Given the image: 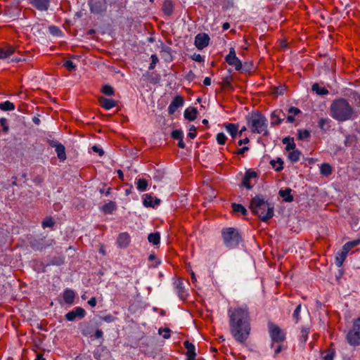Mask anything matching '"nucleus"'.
<instances>
[{
    "instance_id": "nucleus-42",
    "label": "nucleus",
    "mask_w": 360,
    "mask_h": 360,
    "mask_svg": "<svg viewBox=\"0 0 360 360\" xmlns=\"http://www.w3.org/2000/svg\"><path fill=\"white\" fill-rule=\"evenodd\" d=\"M359 244H360V240L357 239V240H354L353 241H349V242L346 243L343 245V248L349 252L351 249H352L355 246H357Z\"/></svg>"
},
{
    "instance_id": "nucleus-62",
    "label": "nucleus",
    "mask_w": 360,
    "mask_h": 360,
    "mask_svg": "<svg viewBox=\"0 0 360 360\" xmlns=\"http://www.w3.org/2000/svg\"><path fill=\"white\" fill-rule=\"evenodd\" d=\"M88 304L91 307H94L96 305V300L95 297H91L89 301Z\"/></svg>"
},
{
    "instance_id": "nucleus-10",
    "label": "nucleus",
    "mask_w": 360,
    "mask_h": 360,
    "mask_svg": "<svg viewBox=\"0 0 360 360\" xmlns=\"http://www.w3.org/2000/svg\"><path fill=\"white\" fill-rule=\"evenodd\" d=\"M175 290L179 297L181 300H186L188 296V292L186 290L185 285L183 280L179 278L174 282Z\"/></svg>"
},
{
    "instance_id": "nucleus-46",
    "label": "nucleus",
    "mask_w": 360,
    "mask_h": 360,
    "mask_svg": "<svg viewBox=\"0 0 360 360\" xmlns=\"http://www.w3.org/2000/svg\"><path fill=\"white\" fill-rule=\"evenodd\" d=\"M297 135L300 140H305L310 136V132L307 129L299 130Z\"/></svg>"
},
{
    "instance_id": "nucleus-48",
    "label": "nucleus",
    "mask_w": 360,
    "mask_h": 360,
    "mask_svg": "<svg viewBox=\"0 0 360 360\" xmlns=\"http://www.w3.org/2000/svg\"><path fill=\"white\" fill-rule=\"evenodd\" d=\"M170 329L168 328H160L158 330L160 335H162L165 339H168L170 337Z\"/></svg>"
},
{
    "instance_id": "nucleus-56",
    "label": "nucleus",
    "mask_w": 360,
    "mask_h": 360,
    "mask_svg": "<svg viewBox=\"0 0 360 360\" xmlns=\"http://www.w3.org/2000/svg\"><path fill=\"white\" fill-rule=\"evenodd\" d=\"M288 112L289 115H298L301 112L300 110L297 108H295V107H290L288 110Z\"/></svg>"
},
{
    "instance_id": "nucleus-23",
    "label": "nucleus",
    "mask_w": 360,
    "mask_h": 360,
    "mask_svg": "<svg viewBox=\"0 0 360 360\" xmlns=\"http://www.w3.org/2000/svg\"><path fill=\"white\" fill-rule=\"evenodd\" d=\"M75 297V293L72 290L66 289L63 292V300L65 303L71 304L73 303Z\"/></svg>"
},
{
    "instance_id": "nucleus-28",
    "label": "nucleus",
    "mask_w": 360,
    "mask_h": 360,
    "mask_svg": "<svg viewBox=\"0 0 360 360\" xmlns=\"http://www.w3.org/2000/svg\"><path fill=\"white\" fill-rule=\"evenodd\" d=\"M283 143L286 145L285 150L288 152L295 149L294 139L290 137H285L283 139Z\"/></svg>"
},
{
    "instance_id": "nucleus-26",
    "label": "nucleus",
    "mask_w": 360,
    "mask_h": 360,
    "mask_svg": "<svg viewBox=\"0 0 360 360\" xmlns=\"http://www.w3.org/2000/svg\"><path fill=\"white\" fill-rule=\"evenodd\" d=\"M291 191L292 190L290 188H286L285 190H280L278 194L283 198L284 201L290 202L293 201V196L291 195Z\"/></svg>"
},
{
    "instance_id": "nucleus-60",
    "label": "nucleus",
    "mask_w": 360,
    "mask_h": 360,
    "mask_svg": "<svg viewBox=\"0 0 360 360\" xmlns=\"http://www.w3.org/2000/svg\"><path fill=\"white\" fill-rule=\"evenodd\" d=\"M236 54L233 48H231L229 50V53L226 56V58H230L232 57H236Z\"/></svg>"
},
{
    "instance_id": "nucleus-57",
    "label": "nucleus",
    "mask_w": 360,
    "mask_h": 360,
    "mask_svg": "<svg viewBox=\"0 0 360 360\" xmlns=\"http://www.w3.org/2000/svg\"><path fill=\"white\" fill-rule=\"evenodd\" d=\"M0 124L3 127L4 131L7 132L8 131V126L7 124V120L6 118L0 119Z\"/></svg>"
},
{
    "instance_id": "nucleus-64",
    "label": "nucleus",
    "mask_w": 360,
    "mask_h": 360,
    "mask_svg": "<svg viewBox=\"0 0 360 360\" xmlns=\"http://www.w3.org/2000/svg\"><path fill=\"white\" fill-rule=\"evenodd\" d=\"M193 59L197 62H202L203 60L202 56L200 54H195Z\"/></svg>"
},
{
    "instance_id": "nucleus-17",
    "label": "nucleus",
    "mask_w": 360,
    "mask_h": 360,
    "mask_svg": "<svg viewBox=\"0 0 360 360\" xmlns=\"http://www.w3.org/2000/svg\"><path fill=\"white\" fill-rule=\"evenodd\" d=\"M16 48L13 46L6 45L0 48V59H6L15 52Z\"/></svg>"
},
{
    "instance_id": "nucleus-20",
    "label": "nucleus",
    "mask_w": 360,
    "mask_h": 360,
    "mask_svg": "<svg viewBox=\"0 0 360 360\" xmlns=\"http://www.w3.org/2000/svg\"><path fill=\"white\" fill-rule=\"evenodd\" d=\"M98 101L100 105L105 110H110L117 105V101L105 97L99 98Z\"/></svg>"
},
{
    "instance_id": "nucleus-34",
    "label": "nucleus",
    "mask_w": 360,
    "mask_h": 360,
    "mask_svg": "<svg viewBox=\"0 0 360 360\" xmlns=\"http://www.w3.org/2000/svg\"><path fill=\"white\" fill-rule=\"evenodd\" d=\"M103 353H105L107 354H109L108 351L105 347H103L96 348L94 352V357L97 360H101Z\"/></svg>"
},
{
    "instance_id": "nucleus-16",
    "label": "nucleus",
    "mask_w": 360,
    "mask_h": 360,
    "mask_svg": "<svg viewBox=\"0 0 360 360\" xmlns=\"http://www.w3.org/2000/svg\"><path fill=\"white\" fill-rule=\"evenodd\" d=\"M160 202V200L153 196L151 194L145 195L143 204L145 207H154L155 205H159Z\"/></svg>"
},
{
    "instance_id": "nucleus-45",
    "label": "nucleus",
    "mask_w": 360,
    "mask_h": 360,
    "mask_svg": "<svg viewBox=\"0 0 360 360\" xmlns=\"http://www.w3.org/2000/svg\"><path fill=\"white\" fill-rule=\"evenodd\" d=\"M55 224V221L51 217H46L41 222V226L44 229L45 228H51Z\"/></svg>"
},
{
    "instance_id": "nucleus-2",
    "label": "nucleus",
    "mask_w": 360,
    "mask_h": 360,
    "mask_svg": "<svg viewBox=\"0 0 360 360\" xmlns=\"http://www.w3.org/2000/svg\"><path fill=\"white\" fill-rule=\"evenodd\" d=\"M250 209L262 221H266L272 218L274 213V205L262 195H257L252 199Z\"/></svg>"
},
{
    "instance_id": "nucleus-7",
    "label": "nucleus",
    "mask_w": 360,
    "mask_h": 360,
    "mask_svg": "<svg viewBox=\"0 0 360 360\" xmlns=\"http://www.w3.org/2000/svg\"><path fill=\"white\" fill-rule=\"evenodd\" d=\"M268 328L272 342L279 343L285 340V333L277 325L269 322Z\"/></svg>"
},
{
    "instance_id": "nucleus-1",
    "label": "nucleus",
    "mask_w": 360,
    "mask_h": 360,
    "mask_svg": "<svg viewBox=\"0 0 360 360\" xmlns=\"http://www.w3.org/2000/svg\"><path fill=\"white\" fill-rule=\"evenodd\" d=\"M230 332L239 343H244L248 339L251 326L249 309L244 304L231 307L228 310Z\"/></svg>"
},
{
    "instance_id": "nucleus-24",
    "label": "nucleus",
    "mask_w": 360,
    "mask_h": 360,
    "mask_svg": "<svg viewBox=\"0 0 360 360\" xmlns=\"http://www.w3.org/2000/svg\"><path fill=\"white\" fill-rule=\"evenodd\" d=\"M197 113L195 108H188L184 111V117L189 121H193L197 117Z\"/></svg>"
},
{
    "instance_id": "nucleus-22",
    "label": "nucleus",
    "mask_w": 360,
    "mask_h": 360,
    "mask_svg": "<svg viewBox=\"0 0 360 360\" xmlns=\"http://www.w3.org/2000/svg\"><path fill=\"white\" fill-rule=\"evenodd\" d=\"M347 255L348 252L343 247L342 250L337 253L335 257V264L338 267H341L342 266L343 262L345 260Z\"/></svg>"
},
{
    "instance_id": "nucleus-30",
    "label": "nucleus",
    "mask_w": 360,
    "mask_h": 360,
    "mask_svg": "<svg viewBox=\"0 0 360 360\" xmlns=\"http://www.w3.org/2000/svg\"><path fill=\"white\" fill-rule=\"evenodd\" d=\"M300 155L301 153L297 149L288 151V158L292 162H297L299 161Z\"/></svg>"
},
{
    "instance_id": "nucleus-27",
    "label": "nucleus",
    "mask_w": 360,
    "mask_h": 360,
    "mask_svg": "<svg viewBox=\"0 0 360 360\" xmlns=\"http://www.w3.org/2000/svg\"><path fill=\"white\" fill-rule=\"evenodd\" d=\"M117 208L116 204L113 201H110L109 202L105 204L101 207V210L105 214H112L114 210H115Z\"/></svg>"
},
{
    "instance_id": "nucleus-4",
    "label": "nucleus",
    "mask_w": 360,
    "mask_h": 360,
    "mask_svg": "<svg viewBox=\"0 0 360 360\" xmlns=\"http://www.w3.org/2000/svg\"><path fill=\"white\" fill-rule=\"evenodd\" d=\"M248 125L253 133L261 134L264 136L269 134L267 120L260 113H253L248 119Z\"/></svg>"
},
{
    "instance_id": "nucleus-37",
    "label": "nucleus",
    "mask_w": 360,
    "mask_h": 360,
    "mask_svg": "<svg viewBox=\"0 0 360 360\" xmlns=\"http://www.w3.org/2000/svg\"><path fill=\"white\" fill-rule=\"evenodd\" d=\"M15 109V105L13 103L9 101H6L2 103H0V110L4 111L8 110H13Z\"/></svg>"
},
{
    "instance_id": "nucleus-58",
    "label": "nucleus",
    "mask_w": 360,
    "mask_h": 360,
    "mask_svg": "<svg viewBox=\"0 0 360 360\" xmlns=\"http://www.w3.org/2000/svg\"><path fill=\"white\" fill-rule=\"evenodd\" d=\"M248 150H249V147L248 146H244L241 148H239L236 153L235 154H237V155H243L244 154L245 152H247Z\"/></svg>"
},
{
    "instance_id": "nucleus-61",
    "label": "nucleus",
    "mask_w": 360,
    "mask_h": 360,
    "mask_svg": "<svg viewBox=\"0 0 360 360\" xmlns=\"http://www.w3.org/2000/svg\"><path fill=\"white\" fill-rule=\"evenodd\" d=\"M103 320H104L106 322L110 323L114 321V317L111 315H108V316L103 317Z\"/></svg>"
},
{
    "instance_id": "nucleus-5",
    "label": "nucleus",
    "mask_w": 360,
    "mask_h": 360,
    "mask_svg": "<svg viewBox=\"0 0 360 360\" xmlns=\"http://www.w3.org/2000/svg\"><path fill=\"white\" fill-rule=\"evenodd\" d=\"M224 245L229 248H236L241 240L238 231L234 228H226L221 231Z\"/></svg>"
},
{
    "instance_id": "nucleus-52",
    "label": "nucleus",
    "mask_w": 360,
    "mask_h": 360,
    "mask_svg": "<svg viewBox=\"0 0 360 360\" xmlns=\"http://www.w3.org/2000/svg\"><path fill=\"white\" fill-rule=\"evenodd\" d=\"M172 137L174 139L179 140L181 139H183V131L181 130H174L172 132Z\"/></svg>"
},
{
    "instance_id": "nucleus-12",
    "label": "nucleus",
    "mask_w": 360,
    "mask_h": 360,
    "mask_svg": "<svg viewBox=\"0 0 360 360\" xmlns=\"http://www.w3.org/2000/svg\"><path fill=\"white\" fill-rule=\"evenodd\" d=\"M86 314L85 310L82 307H76L65 315V318L69 321H72L76 317L83 318Z\"/></svg>"
},
{
    "instance_id": "nucleus-53",
    "label": "nucleus",
    "mask_w": 360,
    "mask_h": 360,
    "mask_svg": "<svg viewBox=\"0 0 360 360\" xmlns=\"http://www.w3.org/2000/svg\"><path fill=\"white\" fill-rule=\"evenodd\" d=\"M151 58V63L148 67L149 70H153L155 67V65L158 62V58L155 54H153L150 57Z\"/></svg>"
},
{
    "instance_id": "nucleus-35",
    "label": "nucleus",
    "mask_w": 360,
    "mask_h": 360,
    "mask_svg": "<svg viewBox=\"0 0 360 360\" xmlns=\"http://www.w3.org/2000/svg\"><path fill=\"white\" fill-rule=\"evenodd\" d=\"M231 207L233 211L236 213H241L243 215H246L247 210L244 206L240 204L232 203Z\"/></svg>"
},
{
    "instance_id": "nucleus-59",
    "label": "nucleus",
    "mask_w": 360,
    "mask_h": 360,
    "mask_svg": "<svg viewBox=\"0 0 360 360\" xmlns=\"http://www.w3.org/2000/svg\"><path fill=\"white\" fill-rule=\"evenodd\" d=\"M92 150L95 153H98L99 154L100 156H102L104 153L103 150L100 148L99 147L96 146H94L92 148H91Z\"/></svg>"
},
{
    "instance_id": "nucleus-44",
    "label": "nucleus",
    "mask_w": 360,
    "mask_h": 360,
    "mask_svg": "<svg viewBox=\"0 0 360 360\" xmlns=\"http://www.w3.org/2000/svg\"><path fill=\"white\" fill-rule=\"evenodd\" d=\"M309 333V330L307 328H303L301 330L300 335V340L302 343H305L306 342V341H307V340L308 338Z\"/></svg>"
},
{
    "instance_id": "nucleus-49",
    "label": "nucleus",
    "mask_w": 360,
    "mask_h": 360,
    "mask_svg": "<svg viewBox=\"0 0 360 360\" xmlns=\"http://www.w3.org/2000/svg\"><path fill=\"white\" fill-rule=\"evenodd\" d=\"M226 139V136L224 133H218L217 134V141L219 145H224Z\"/></svg>"
},
{
    "instance_id": "nucleus-43",
    "label": "nucleus",
    "mask_w": 360,
    "mask_h": 360,
    "mask_svg": "<svg viewBox=\"0 0 360 360\" xmlns=\"http://www.w3.org/2000/svg\"><path fill=\"white\" fill-rule=\"evenodd\" d=\"M101 91L103 94L107 96H112L115 93L114 89L109 84H105L102 87Z\"/></svg>"
},
{
    "instance_id": "nucleus-8",
    "label": "nucleus",
    "mask_w": 360,
    "mask_h": 360,
    "mask_svg": "<svg viewBox=\"0 0 360 360\" xmlns=\"http://www.w3.org/2000/svg\"><path fill=\"white\" fill-rule=\"evenodd\" d=\"M91 11L100 14L106 10L105 3L103 0H91L89 3Z\"/></svg>"
},
{
    "instance_id": "nucleus-29",
    "label": "nucleus",
    "mask_w": 360,
    "mask_h": 360,
    "mask_svg": "<svg viewBox=\"0 0 360 360\" xmlns=\"http://www.w3.org/2000/svg\"><path fill=\"white\" fill-rule=\"evenodd\" d=\"M270 164L273 168L277 172H279L283 168V161L281 158H278L276 160H272L270 161Z\"/></svg>"
},
{
    "instance_id": "nucleus-3",
    "label": "nucleus",
    "mask_w": 360,
    "mask_h": 360,
    "mask_svg": "<svg viewBox=\"0 0 360 360\" xmlns=\"http://www.w3.org/2000/svg\"><path fill=\"white\" fill-rule=\"evenodd\" d=\"M354 113L353 108L345 98L337 99L330 105V115L338 121L349 120L352 118Z\"/></svg>"
},
{
    "instance_id": "nucleus-19",
    "label": "nucleus",
    "mask_w": 360,
    "mask_h": 360,
    "mask_svg": "<svg viewBox=\"0 0 360 360\" xmlns=\"http://www.w3.org/2000/svg\"><path fill=\"white\" fill-rule=\"evenodd\" d=\"M257 177V173L254 171H247L243 180V186L248 189L252 188L250 180Z\"/></svg>"
},
{
    "instance_id": "nucleus-51",
    "label": "nucleus",
    "mask_w": 360,
    "mask_h": 360,
    "mask_svg": "<svg viewBox=\"0 0 360 360\" xmlns=\"http://www.w3.org/2000/svg\"><path fill=\"white\" fill-rule=\"evenodd\" d=\"M300 311H301V304H298L292 314L293 319L295 320L296 323H297L300 319Z\"/></svg>"
},
{
    "instance_id": "nucleus-11",
    "label": "nucleus",
    "mask_w": 360,
    "mask_h": 360,
    "mask_svg": "<svg viewBox=\"0 0 360 360\" xmlns=\"http://www.w3.org/2000/svg\"><path fill=\"white\" fill-rule=\"evenodd\" d=\"M51 146L55 148L57 157L60 162H64L66 159L65 148L64 146L57 141H51Z\"/></svg>"
},
{
    "instance_id": "nucleus-14",
    "label": "nucleus",
    "mask_w": 360,
    "mask_h": 360,
    "mask_svg": "<svg viewBox=\"0 0 360 360\" xmlns=\"http://www.w3.org/2000/svg\"><path fill=\"white\" fill-rule=\"evenodd\" d=\"M285 116V113L281 110H276L273 111L271 114V124L272 125L281 124L283 120V117Z\"/></svg>"
},
{
    "instance_id": "nucleus-15",
    "label": "nucleus",
    "mask_w": 360,
    "mask_h": 360,
    "mask_svg": "<svg viewBox=\"0 0 360 360\" xmlns=\"http://www.w3.org/2000/svg\"><path fill=\"white\" fill-rule=\"evenodd\" d=\"M130 236L129 233L124 232L120 233L117 240L118 246L121 248H126L130 243Z\"/></svg>"
},
{
    "instance_id": "nucleus-47",
    "label": "nucleus",
    "mask_w": 360,
    "mask_h": 360,
    "mask_svg": "<svg viewBox=\"0 0 360 360\" xmlns=\"http://www.w3.org/2000/svg\"><path fill=\"white\" fill-rule=\"evenodd\" d=\"M271 348L274 349V354L277 355L283 349V346L281 342L278 343L272 342Z\"/></svg>"
},
{
    "instance_id": "nucleus-9",
    "label": "nucleus",
    "mask_w": 360,
    "mask_h": 360,
    "mask_svg": "<svg viewBox=\"0 0 360 360\" xmlns=\"http://www.w3.org/2000/svg\"><path fill=\"white\" fill-rule=\"evenodd\" d=\"M210 41L209 36L205 33H200L195 37V45L198 49H202L207 46Z\"/></svg>"
},
{
    "instance_id": "nucleus-54",
    "label": "nucleus",
    "mask_w": 360,
    "mask_h": 360,
    "mask_svg": "<svg viewBox=\"0 0 360 360\" xmlns=\"http://www.w3.org/2000/svg\"><path fill=\"white\" fill-rule=\"evenodd\" d=\"M63 65L69 70V71H72L73 70L76 66L73 63L72 61L71 60H66Z\"/></svg>"
},
{
    "instance_id": "nucleus-38",
    "label": "nucleus",
    "mask_w": 360,
    "mask_h": 360,
    "mask_svg": "<svg viewBox=\"0 0 360 360\" xmlns=\"http://www.w3.org/2000/svg\"><path fill=\"white\" fill-rule=\"evenodd\" d=\"M312 90L315 91L318 95L323 96L328 94V91L323 88L321 87L318 84H314L312 86Z\"/></svg>"
},
{
    "instance_id": "nucleus-32",
    "label": "nucleus",
    "mask_w": 360,
    "mask_h": 360,
    "mask_svg": "<svg viewBox=\"0 0 360 360\" xmlns=\"http://www.w3.org/2000/svg\"><path fill=\"white\" fill-rule=\"evenodd\" d=\"M286 89L285 85H279L278 86H273L271 88V94H273L275 97H278V96L283 95Z\"/></svg>"
},
{
    "instance_id": "nucleus-41",
    "label": "nucleus",
    "mask_w": 360,
    "mask_h": 360,
    "mask_svg": "<svg viewBox=\"0 0 360 360\" xmlns=\"http://www.w3.org/2000/svg\"><path fill=\"white\" fill-rule=\"evenodd\" d=\"M330 120L328 118H321L319 120V127L324 131H327L329 129Z\"/></svg>"
},
{
    "instance_id": "nucleus-21",
    "label": "nucleus",
    "mask_w": 360,
    "mask_h": 360,
    "mask_svg": "<svg viewBox=\"0 0 360 360\" xmlns=\"http://www.w3.org/2000/svg\"><path fill=\"white\" fill-rule=\"evenodd\" d=\"M30 3L38 10L46 11L49 8L50 0H30Z\"/></svg>"
},
{
    "instance_id": "nucleus-18",
    "label": "nucleus",
    "mask_w": 360,
    "mask_h": 360,
    "mask_svg": "<svg viewBox=\"0 0 360 360\" xmlns=\"http://www.w3.org/2000/svg\"><path fill=\"white\" fill-rule=\"evenodd\" d=\"M184 345L186 349V360H195L196 353L194 345L188 341H185Z\"/></svg>"
},
{
    "instance_id": "nucleus-31",
    "label": "nucleus",
    "mask_w": 360,
    "mask_h": 360,
    "mask_svg": "<svg viewBox=\"0 0 360 360\" xmlns=\"http://www.w3.org/2000/svg\"><path fill=\"white\" fill-rule=\"evenodd\" d=\"M225 128L227 132L232 136V138H235L238 134V127L232 123L226 124Z\"/></svg>"
},
{
    "instance_id": "nucleus-25",
    "label": "nucleus",
    "mask_w": 360,
    "mask_h": 360,
    "mask_svg": "<svg viewBox=\"0 0 360 360\" xmlns=\"http://www.w3.org/2000/svg\"><path fill=\"white\" fill-rule=\"evenodd\" d=\"M226 61L229 65L233 66L236 70H240L242 68V63L237 56L226 58Z\"/></svg>"
},
{
    "instance_id": "nucleus-6",
    "label": "nucleus",
    "mask_w": 360,
    "mask_h": 360,
    "mask_svg": "<svg viewBox=\"0 0 360 360\" xmlns=\"http://www.w3.org/2000/svg\"><path fill=\"white\" fill-rule=\"evenodd\" d=\"M346 339L350 345H360V318L353 321L352 326L349 330Z\"/></svg>"
},
{
    "instance_id": "nucleus-36",
    "label": "nucleus",
    "mask_w": 360,
    "mask_h": 360,
    "mask_svg": "<svg viewBox=\"0 0 360 360\" xmlns=\"http://www.w3.org/2000/svg\"><path fill=\"white\" fill-rule=\"evenodd\" d=\"M148 240L150 243L158 245L160 243V235L158 232L150 233L148 235Z\"/></svg>"
},
{
    "instance_id": "nucleus-63",
    "label": "nucleus",
    "mask_w": 360,
    "mask_h": 360,
    "mask_svg": "<svg viewBox=\"0 0 360 360\" xmlns=\"http://www.w3.org/2000/svg\"><path fill=\"white\" fill-rule=\"evenodd\" d=\"M103 333L101 330H100V329L96 330V331L95 333V337L96 338H101L103 337Z\"/></svg>"
},
{
    "instance_id": "nucleus-55",
    "label": "nucleus",
    "mask_w": 360,
    "mask_h": 360,
    "mask_svg": "<svg viewBox=\"0 0 360 360\" xmlns=\"http://www.w3.org/2000/svg\"><path fill=\"white\" fill-rule=\"evenodd\" d=\"M195 130H196V128L195 127V126H193V125L191 126V127L189 129V132L188 134V136L190 139H193L194 138H195V136H196Z\"/></svg>"
},
{
    "instance_id": "nucleus-13",
    "label": "nucleus",
    "mask_w": 360,
    "mask_h": 360,
    "mask_svg": "<svg viewBox=\"0 0 360 360\" xmlns=\"http://www.w3.org/2000/svg\"><path fill=\"white\" fill-rule=\"evenodd\" d=\"M184 104V98L181 96H176L171 102L168 107V112L173 115L176 110Z\"/></svg>"
},
{
    "instance_id": "nucleus-40",
    "label": "nucleus",
    "mask_w": 360,
    "mask_h": 360,
    "mask_svg": "<svg viewBox=\"0 0 360 360\" xmlns=\"http://www.w3.org/2000/svg\"><path fill=\"white\" fill-rule=\"evenodd\" d=\"M137 189L140 191H144L148 188V181L144 179H139L136 183Z\"/></svg>"
},
{
    "instance_id": "nucleus-39",
    "label": "nucleus",
    "mask_w": 360,
    "mask_h": 360,
    "mask_svg": "<svg viewBox=\"0 0 360 360\" xmlns=\"http://www.w3.org/2000/svg\"><path fill=\"white\" fill-rule=\"evenodd\" d=\"M320 171L323 175L328 176L332 173V167L329 164L323 163L321 165Z\"/></svg>"
},
{
    "instance_id": "nucleus-33",
    "label": "nucleus",
    "mask_w": 360,
    "mask_h": 360,
    "mask_svg": "<svg viewBox=\"0 0 360 360\" xmlns=\"http://www.w3.org/2000/svg\"><path fill=\"white\" fill-rule=\"evenodd\" d=\"M162 10L165 14L170 15L173 13V4L170 1H165L163 4Z\"/></svg>"
},
{
    "instance_id": "nucleus-50",
    "label": "nucleus",
    "mask_w": 360,
    "mask_h": 360,
    "mask_svg": "<svg viewBox=\"0 0 360 360\" xmlns=\"http://www.w3.org/2000/svg\"><path fill=\"white\" fill-rule=\"evenodd\" d=\"M231 77L228 76L223 79L221 82V85L224 88H231Z\"/></svg>"
}]
</instances>
